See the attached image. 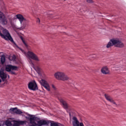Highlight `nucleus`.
I'll list each match as a JSON object with an SVG mask.
<instances>
[{
    "label": "nucleus",
    "instance_id": "obj_8",
    "mask_svg": "<svg viewBox=\"0 0 126 126\" xmlns=\"http://www.w3.org/2000/svg\"><path fill=\"white\" fill-rule=\"evenodd\" d=\"M40 83L47 91H50V86H49V84L47 81L45 79H41L40 80Z\"/></svg>",
    "mask_w": 126,
    "mask_h": 126
},
{
    "label": "nucleus",
    "instance_id": "obj_23",
    "mask_svg": "<svg viewBox=\"0 0 126 126\" xmlns=\"http://www.w3.org/2000/svg\"><path fill=\"white\" fill-rule=\"evenodd\" d=\"M16 59L15 55H13L12 57L9 58V61H15Z\"/></svg>",
    "mask_w": 126,
    "mask_h": 126
},
{
    "label": "nucleus",
    "instance_id": "obj_21",
    "mask_svg": "<svg viewBox=\"0 0 126 126\" xmlns=\"http://www.w3.org/2000/svg\"><path fill=\"white\" fill-rule=\"evenodd\" d=\"M18 109H17V108L15 107V108H11L10 109V111H11L12 112H13V113H15V114H16V111H17Z\"/></svg>",
    "mask_w": 126,
    "mask_h": 126
},
{
    "label": "nucleus",
    "instance_id": "obj_30",
    "mask_svg": "<svg viewBox=\"0 0 126 126\" xmlns=\"http://www.w3.org/2000/svg\"><path fill=\"white\" fill-rule=\"evenodd\" d=\"M36 22H37V23L39 24L40 23V19L37 18V20H36Z\"/></svg>",
    "mask_w": 126,
    "mask_h": 126
},
{
    "label": "nucleus",
    "instance_id": "obj_32",
    "mask_svg": "<svg viewBox=\"0 0 126 126\" xmlns=\"http://www.w3.org/2000/svg\"><path fill=\"white\" fill-rule=\"evenodd\" d=\"M119 69H120L121 70H124V69H123V67L122 66H120L119 67Z\"/></svg>",
    "mask_w": 126,
    "mask_h": 126
},
{
    "label": "nucleus",
    "instance_id": "obj_34",
    "mask_svg": "<svg viewBox=\"0 0 126 126\" xmlns=\"http://www.w3.org/2000/svg\"><path fill=\"white\" fill-rule=\"evenodd\" d=\"M69 115L70 116V117L71 116V114L70 113V112H69Z\"/></svg>",
    "mask_w": 126,
    "mask_h": 126
},
{
    "label": "nucleus",
    "instance_id": "obj_10",
    "mask_svg": "<svg viewBox=\"0 0 126 126\" xmlns=\"http://www.w3.org/2000/svg\"><path fill=\"white\" fill-rule=\"evenodd\" d=\"M104 96L107 101L110 102V103H112V104H114V105L118 106V104H117L116 102H115L114 99H113V98H112V97H111V96H110L109 94H105Z\"/></svg>",
    "mask_w": 126,
    "mask_h": 126
},
{
    "label": "nucleus",
    "instance_id": "obj_11",
    "mask_svg": "<svg viewBox=\"0 0 126 126\" xmlns=\"http://www.w3.org/2000/svg\"><path fill=\"white\" fill-rule=\"evenodd\" d=\"M49 124H50L49 121H47L45 120H41L37 122V126H48Z\"/></svg>",
    "mask_w": 126,
    "mask_h": 126
},
{
    "label": "nucleus",
    "instance_id": "obj_14",
    "mask_svg": "<svg viewBox=\"0 0 126 126\" xmlns=\"http://www.w3.org/2000/svg\"><path fill=\"white\" fill-rule=\"evenodd\" d=\"M114 41V38H112L107 43L106 45V48H107V49H109V48H111V47H113V46H115V44L113 42Z\"/></svg>",
    "mask_w": 126,
    "mask_h": 126
},
{
    "label": "nucleus",
    "instance_id": "obj_25",
    "mask_svg": "<svg viewBox=\"0 0 126 126\" xmlns=\"http://www.w3.org/2000/svg\"><path fill=\"white\" fill-rule=\"evenodd\" d=\"M16 112L17 113L16 114H17V115H21V114H23V112H22V111L19 109H17Z\"/></svg>",
    "mask_w": 126,
    "mask_h": 126
},
{
    "label": "nucleus",
    "instance_id": "obj_18",
    "mask_svg": "<svg viewBox=\"0 0 126 126\" xmlns=\"http://www.w3.org/2000/svg\"><path fill=\"white\" fill-rule=\"evenodd\" d=\"M0 77L1 79H6V74L3 72V71H0Z\"/></svg>",
    "mask_w": 126,
    "mask_h": 126
},
{
    "label": "nucleus",
    "instance_id": "obj_16",
    "mask_svg": "<svg viewBox=\"0 0 126 126\" xmlns=\"http://www.w3.org/2000/svg\"><path fill=\"white\" fill-rule=\"evenodd\" d=\"M60 102L62 104L63 108H64V109H67L68 108V105H67V103L63 99H61Z\"/></svg>",
    "mask_w": 126,
    "mask_h": 126
},
{
    "label": "nucleus",
    "instance_id": "obj_29",
    "mask_svg": "<svg viewBox=\"0 0 126 126\" xmlns=\"http://www.w3.org/2000/svg\"><path fill=\"white\" fill-rule=\"evenodd\" d=\"M87 1L89 3H93V0H87Z\"/></svg>",
    "mask_w": 126,
    "mask_h": 126
},
{
    "label": "nucleus",
    "instance_id": "obj_26",
    "mask_svg": "<svg viewBox=\"0 0 126 126\" xmlns=\"http://www.w3.org/2000/svg\"><path fill=\"white\" fill-rule=\"evenodd\" d=\"M50 126H59V123H51Z\"/></svg>",
    "mask_w": 126,
    "mask_h": 126
},
{
    "label": "nucleus",
    "instance_id": "obj_3",
    "mask_svg": "<svg viewBox=\"0 0 126 126\" xmlns=\"http://www.w3.org/2000/svg\"><path fill=\"white\" fill-rule=\"evenodd\" d=\"M54 77L56 79H69V77L65 73L62 71H57L55 73Z\"/></svg>",
    "mask_w": 126,
    "mask_h": 126
},
{
    "label": "nucleus",
    "instance_id": "obj_1",
    "mask_svg": "<svg viewBox=\"0 0 126 126\" xmlns=\"http://www.w3.org/2000/svg\"><path fill=\"white\" fill-rule=\"evenodd\" d=\"M2 33H1V32L0 30V36L1 37V38L4 39V40H6V41L9 40V41H10V42L12 43H14L13 38H12V37H11V35H10V33H9L8 31L5 29L3 30Z\"/></svg>",
    "mask_w": 126,
    "mask_h": 126
},
{
    "label": "nucleus",
    "instance_id": "obj_7",
    "mask_svg": "<svg viewBox=\"0 0 126 126\" xmlns=\"http://www.w3.org/2000/svg\"><path fill=\"white\" fill-rule=\"evenodd\" d=\"M113 43L115 47H116V48H124V47H125V44H124L123 42H121L119 39L114 38Z\"/></svg>",
    "mask_w": 126,
    "mask_h": 126
},
{
    "label": "nucleus",
    "instance_id": "obj_20",
    "mask_svg": "<svg viewBox=\"0 0 126 126\" xmlns=\"http://www.w3.org/2000/svg\"><path fill=\"white\" fill-rule=\"evenodd\" d=\"M0 63L1 64H3L5 63V56L2 55L0 58Z\"/></svg>",
    "mask_w": 126,
    "mask_h": 126
},
{
    "label": "nucleus",
    "instance_id": "obj_31",
    "mask_svg": "<svg viewBox=\"0 0 126 126\" xmlns=\"http://www.w3.org/2000/svg\"><path fill=\"white\" fill-rule=\"evenodd\" d=\"M52 87L54 89V90H56V87H55V85H52Z\"/></svg>",
    "mask_w": 126,
    "mask_h": 126
},
{
    "label": "nucleus",
    "instance_id": "obj_36",
    "mask_svg": "<svg viewBox=\"0 0 126 126\" xmlns=\"http://www.w3.org/2000/svg\"><path fill=\"white\" fill-rule=\"evenodd\" d=\"M0 126H1V125H0Z\"/></svg>",
    "mask_w": 126,
    "mask_h": 126
},
{
    "label": "nucleus",
    "instance_id": "obj_27",
    "mask_svg": "<svg viewBox=\"0 0 126 126\" xmlns=\"http://www.w3.org/2000/svg\"><path fill=\"white\" fill-rule=\"evenodd\" d=\"M21 39L23 42V43L24 44L25 46L27 48L28 47V45H27V44L26 43V42H25V41L24 40L23 38H22V37H21Z\"/></svg>",
    "mask_w": 126,
    "mask_h": 126
},
{
    "label": "nucleus",
    "instance_id": "obj_15",
    "mask_svg": "<svg viewBox=\"0 0 126 126\" xmlns=\"http://www.w3.org/2000/svg\"><path fill=\"white\" fill-rule=\"evenodd\" d=\"M0 23L2 25H6L7 24V19L6 17L0 19Z\"/></svg>",
    "mask_w": 126,
    "mask_h": 126
},
{
    "label": "nucleus",
    "instance_id": "obj_19",
    "mask_svg": "<svg viewBox=\"0 0 126 126\" xmlns=\"http://www.w3.org/2000/svg\"><path fill=\"white\" fill-rule=\"evenodd\" d=\"M30 118V121L31 124H32V122H33V121H36L37 120V117L34 116V115H29Z\"/></svg>",
    "mask_w": 126,
    "mask_h": 126
},
{
    "label": "nucleus",
    "instance_id": "obj_4",
    "mask_svg": "<svg viewBox=\"0 0 126 126\" xmlns=\"http://www.w3.org/2000/svg\"><path fill=\"white\" fill-rule=\"evenodd\" d=\"M28 88L30 90H32V91H37L38 90V85L35 80L30 82L28 84Z\"/></svg>",
    "mask_w": 126,
    "mask_h": 126
},
{
    "label": "nucleus",
    "instance_id": "obj_28",
    "mask_svg": "<svg viewBox=\"0 0 126 126\" xmlns=\"http://www.w3.org/2000/svg\"><path fill=\"white\" fill-rule=\"evenodd\" d=\"M25 124V121H19L18 122V125H24Z\"/></svg>",
    "mask_w": 126,
    "mask_h": 126
},
{
    "label": "nucleus",
    "instance_id": "obj_35",
    "mask_svg": "<svg viewBox=\"0 0 126 126\" xmlns=\"http://www.w3.org/2000/svg\"><path fill=\"white\" fill-rule=\"evenodd\" d=\"M12 27L13 28H15V26H13Z\"/></svg>",
    "mask_w": 126,
    "mask_h": 126
},
{
    "label": "nucleus",
    "instance_id": "obj_9",
    "mask_svg": "<svg viewBox=\"0 0 126 126\" xmlns=\"http://www.w3.org/2000/svg\"><path fill=\"white\" fill-rule=\"evenodd\" d=\"M73 122H72L73 126H84V124L83 123L79 124V121L77 120V118L75 117H73Z\"/></svg>",
    "mask_w": 126,
    "mask_h": 126
},
{
    "label": "nucleus",
    "instance_id": "obj_12",
    "mask_svg": "<svg viewBox=\"0 0 126 126\" xmlns=\"http://www.w3.org/2000/svg\"><path fill=\"white\" fill-rule=\"evenodd\" d=\"M15 16L17 19H19L21 24H22L23 21H26V19L24 18V17L20 14H17Z\"/></svg>",
    "mask_w": 126,
    "mask_h": 126
},
{
    "label": "nucleus",
    "instance_id": "obj_22",
    "mask_svg": "<svg viewBox=\"0 0 126 126\" xmlns=\"http://www.w3.org/2000/svg\"><path fill=\"white\" fill-rule=\"evenodd\" d=\"M5 125L6 126H12V124H11V122L10 121H6L5 122Z\"/></svg>",
    "mask_w": 126,
    "mask_h": 126
},
{
    "label": "nucleus",
    "instance_id": "obj_33",
    "mask_svg": "<svg viewBox=\"0 0 126 126\" xmlns=\"http://www.w3.org/2000/svg\"><path fill=\"white\" fill-rule=\"evenodd\" d=\"M13 126H19V124H14Z\"/></svg>",
    "mask_w": 126,
    "mask_h": 126
},
{
    "label": "nucleus",
    "instance_id": "obj_13",
    "mask_svg": "<svg viewBox=\"0 0 126 126\" xmlns=\"http://www.w3.org/2000/svg\"><path fill=\"white\" fill-rule=\"evenodd\" d=\"M101 71L103 74H109V73H110V71L107 66L102 67L101 69Z\"/></svg>",
    "mask_w": 126,
    "mask_h": 126
},
{
    "label": "nucleus",
    "instance_id": "obj_2",
    "mask_svg": "<svg viewBox=\"0 0 126 126\" xmlns=\"http://www.w3.org/2000/svg\"><path fill=\"white\" fill-rule=\"evenodd\" d=\"M27 58L29 59L32 64H33V61H32V60L35 61V62H40V59H39V57H38V56L35 54V53H33L32 51H28L27 53Z\"/></svg>",
    "mask_w": 126,
    "mask_h": 126
},
{
    "label": "nucleus",
    "instance_id": "obj_17",
    "mask_svg": "<svg viewBox=\"0 0 126 126\" xmlns=\"http://www.w3.org/2000/svg\"><path fill=\"white\" fill-rule=\"evenodd\" d=\"M4 84H7V79H0V87H2Z\"/></svg>",
    "mask_w": 126,
    "mask_h": 126
},
{
    "label": "nucleus",
    "instance_id": "obj_24",
    "mask_svg": "<svg viewBox=\"0 0 126 126\" xmlns=\"http://www.w3.org/2000/svg\"><path fill=\"white\" fill-rule=\"evenodd\" d=\"M4 17H5L4 14H3L1 11H0V20L2 19V18H3Z\"/></svg>",
    "mask_w": 126,
    "mask_h": 126
},
{
    "label": "nucleus",
    "instance_id": "obj_5",
    "mask_svg": "<svg viewBox=\"0 0 126 126\" xmlns=\"http://www.w3.org/2000/svg\"><path fill=\"white\" fill-rule=\"evenodd\" d=\"M34 69L35 70L36 72L38 73L39 76H40L41 79H43V78H45L46 77V74L40 67L38 66H33Z\"/></svg>",
    "mask_w": 126,
    "mask_h": 126
},
{
    "label": "nucleus",
    "instance_id": "obj_6",
    "mask_svg": "<svg viewBox=\"0 0 126 126\" xmlns=\"http://www.w3.org/2000/svg\"><path fill=\"white\" fill-rule=\"evenodd\" d=\"M17 66H13L12 65H7L5 67L6 71L10 72L11 74H15V72L11 70H17Z\"/></svg>",
    "mask_w": 126,
    "mask_h": 126
}]
</instances>
